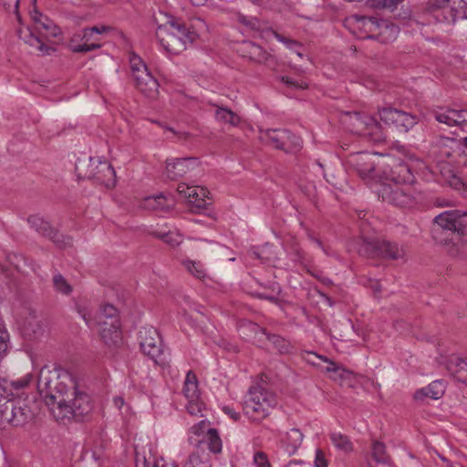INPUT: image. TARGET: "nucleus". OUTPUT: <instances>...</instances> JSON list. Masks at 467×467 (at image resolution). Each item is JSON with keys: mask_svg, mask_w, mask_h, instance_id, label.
<instances>
[{"mask_svg": "<svg viewBox=\"0 0 467 467\" xmlns=\"http://www.w3.org/2000/svg\"><path fill=\"white\" fill-rule=\"evenodd\" d=\"M37 389L57 420H81L92 410L89 396L77 390L74 380L67 372L57 374L42 368L38 376Z\"/></svg>", "mask_w": 467, "mask_h": 467, "instance_id": "1", "label": "nucleus"}, {"mask_svg": "<svg viewBox=\"0 0 467 467\" xmlns=\"http://www.w3.org/2000/svg\"><path fill=\"white\" fill-rule=\"evenodd\" d=\"M156 236L161 238L166 244L171 246H178L181 244L182 238L179 234L176 233H167V234H154Z\"/></svg>", "mask_w": 467, "mask_h": 467, "instance_id": "44", "label": "nucleus"}, {"mask_svg": "<svg viewBox=\"0 0 467 467\" xmlns=\"http://www.w3.org/2000/svg\"><path fill=\"white\" fill-rule=\"evenodd\" d=\"M462 195L463 196V198L467 199V184L466 183H462Z\"/></svg>", "mask_w": 467, "mask_h": 467, "instance_id": "63", "label": "nucleus"}, {"mask_svg": "<svg viewBox=\"0 0 467 467\" xmlns=\"http://www.w3.org/2000/svg\"><path fill=\"white\" fill-rule=\"evenodd\" d=\"M234 21L238 24L239 28L244 33L250 35L258 34L261 37L265 38H268L270 36H273L290 49H294L299 46L297 41L279 34L271 27H266L265 25L255 16L237 12L234 14Z\"/></svg>", "mask_w": 467, "mask_h": 467, "instance_id": "7", "label": "nucleus"}, {"mask_svg": "<svg viewBox=\"0 0 467 467\" xmlns=\"http://www.w3.org/2000/svg\"><path fill=\"white\" fill-rule=\"evenodd\" d=\"M379 116L386 125H394L399 130L405 132L418 122L416 116L390 107L379 109Z\"/></svg>", "mask_w": 467, "mask_h": 467, "instance_id": "14", "label": "nucleus"}, {"mask_svg": "<svg viewBox=\"0 0 467 467\" xmlns=\"http://www.w3.org/2000/svg\"><path fill=\"white\" fill-rule=\"evenodd\" d=\"M288 138L285 139L284 141V148H281L280 150L287 152V153H296L299 151L302 148V140L300 137L292 134L288 130Z\"/></svg>", "mask_w": 467, "mask_h": 467, "instance_id": "40", "label": "nucleus"}, {"mask_svg": "<svg viewBox=\"0 0 467 467\" xmlns=\"http://www.w3.org/2000/svg\"><path fill=\"white\" fill-rule=\"evenodd\" d=\"M7 349V342L2 335H0V356L5 353Z\"/></svg>", "mask_w": 467, "mask_h": 467, "instance_id": "58", "label": "nucleus"}, {"mask_svg": "<svg viewBox=\"0 0 467 467\" xmlns=\"http://www.w3.org/2000/svg\"><path fill=\"white\" fill-rule=\"evenodd\" d=\"M358 24L366 27L367 32L377 33L369 35L368 38H375L382 43H389L396 39L400 28L388 20H378L374 17H353Z\"/></svg>", "mask_w": 467, "mask_h": 467, "instance_id": "12", "label": "nucleus"}, {"mask_svg": "<svg viewBox=\"0 0 467 467\" xmlns=\"http://www.w3.org/2000/svg\"><path fill=\"white\" fill-rule=\"evenodd\" d=\"M314 466L315 467H327V460L326 457V453L321 449L316 450Z\"/></svg>", "mask_w": 467, "mask_h": 467, "instance_id": "50", "label": "nucleus"}, {"mask_svg": "<svg viewBox=\"0 0 467 467\" xmlns=\"http://www.w3.org/2000/svg\"><path fill=\"white\" fill-rule=\"evenodd\" d=\"M376 153L356 152L350 155L348 162L362 179H367L376 170Z\"/></svg>", "mask_w": 467, "mask_h": 467, "instance_id": "20", "label": "nucleus"}, {"mask_svg": "<svg viewBox=\"0 0 467 467\" xmlns=\"http://www.w3.org/2000/svg\"><path fill=\"white\" fill-rule=\"evenodd\" d=\"M173 206V200L164 195L150 196L144 200V207L151 210L167 211Z\"/></svg>", "mask_w": 467, "mask_h": 467, "instance_id": "29", "label": "nucleus"}, {"mask_svg": "<svg viewBox=\"0 0 467 467\" xmlns=\"http://www.w3.org/2000/svg\"><path fill=\"white\" fill-rule=\"evenodd\" d=\"M358 253L365 257L398 260L405 255L403 247L386 240L362 238Z\"/></svg>", "mask_w": 467, "mask_h": 467, "instance_id": "6", "label": "nucleus"}, {"mask_svg": "<svg viewBox=\"0 0 467 467\" xmlns=\"http://www.w3.org/2000/svg\"><path fill=\"white\" fill-rule=\"evenodd\" d=\"M389 170H385L384 175L387 183L400 184V185H411L415 177L411 171L410 167L403 161H393L392 165H389Z\"/></svg>", "mask_w": 467, "mask_h": 467, "instance_id": "18", "label": "nucleus"}, {"mask_svg": "<svg viewBox=\"0 0 467 467\" xmlns=\"http://www.w3.org/2000/svg\"><path fill=\"white\" fill-rule=\"evenodd\" d=\"M281 80L283 83H285V85L292 87V88H301V89L307 88L306 83L299 82V81L295 80L289 77H282Z\"/></svg>", "mask_w": 467, "mask_h": 467, "instance_id": "53", "label": "nucleus"}, {"mask_svg": "<svg viewBox=\"0 0 467 467\" xmlns=\"http://www.w3.org/2000/svg\"><path fill=\"white\" fill-rule=\"evenodd\" d=\"M372 456L378 462L385 463L388 461L386 447L380 441H374L372 446Z\"/></svg>", "mask_w": 467, "mask_h": 467, "instance_id": "42", "label": "nucleus"}, {"mask_svg": "<svg viewBox=\"0 0 467 467\" xmlns=\"http://www.w3.org/2000/svg\"><path fill=\"white\" fill-rule=\"evenodd\" d=\"M156 37L165 51L177 55L194 41L195 33L190 31L180 20L171 19L157 27Z\"/></svg>", "mask_w": 467, "mask_h": 467, "instance_id": "3", "label": "nucleus"}, {"mask_svg": "<svg viewBox=\"0 0 467 467\" xmlns=\"http://www.w3.org/2000/svg\"><path fill=\"white\" fill-rule=\"evenodd\" d=\"M404 0H372V5L377 8L394 9Z\"/></svg>", "mask_w": 467, "mask_h": 467, "instance_id": "45", "label": "nucleus"}, {"mask_svg": "<svg viewBox=\"0 0 467 467\" xmlns=\"http://www.w3.org/2000/svg\"><path fill=\"white\" fill-rule=\"evenodd\" d=\"M242 328L249 330L254 334V339L258 343H265V341L270 342L273 347L280 353H288L290 351V343L285 338L275 334H270L266 330L261 327L258 324L248 321L242 326Z\"/></svg>", "mask_w": 467, "mask_h": 467, "instance_id": "17", "label": "nucleus"}, {"mask_svg": "<svg viewBox=\"0 0 467 467\" xmlns=\"http://www.w3.org/2000/svg\"><path fill=\"white\" fill-rule=\"evenodd\" d=\"M131 75L136 88L150 99H154L159 93V83L149 71L143 60L135 53L130 54Z\"/></svg>", "mask_w": 467, "mask_h": 467, "instance_id": "9", "label": "nucleus"}, {"mask_svg": "<svg viewBox=\"0 0 467 467\" xmlns=\"http://www.w3.org/2000/svg\"><path fill=\"white\" fill-rule=\"evenodd\" d=\"M293 254H294L293 260L302 261L304 259V252L298 246H294Z\"/></svg>", "mask_w": 467, "mask_h": 467, "instance_id": "56", "label": "nucleus"}, {"mask_svg": "<svg viewBox=\"0 0 467 467\" xmlns=\"http://www.w3.org/2000/svg\"><path fill=\"white\" fill-rule=\"evenodd\" d=\"M198 165V159L193 157L168 159L166 161L167 178L172 181H176L197 168Z\"/></svg>", "mask_w": 467, "mask_h": 467, "instance_id": "19", "label": "nucleus"}, {"mask_svg": "<svg viewBox=\"0 0 467 467\" xmlns=\"http://www.w3.org/2000/svg\"><path fill=\"white\" fill-rule=\"evenodd\" d=\"M53 285L57 292L68 296L72 292V286L61 274L53 276Z\"/></svg>", "mask_w": 467, "mask_h": 467, "instance_id": "41", "label": "nucleus"}, {"mask_svg": "<svg viewBox=\"0 0 467 467\" xmlns=\"http://www.w3.org/2000/svg\"><path fill=\"white\" fill-rule=\"evenodd\" d=\"M17 34L20 39L24 40L25 43L28 44L30 47H36L42 54H49V51L53 50L52 47L45 45L41 39L36 36L30 30L24 32L19 29Z\"/></svg>", "mask_w": 467, "mask_h": 467, "instance_id": "27", "label": "nucleus"}, {"mask_svg": "<svg viewBox=\"0 0 467 467\" xmlns=\"http://www.w3.org/2000/svg\"><path fill=\"white\" fill-rule=\"evenodd\" d=\"M90 29L93 34L94 33L102 34V33L109 31L110 29V27L105 26H95L90 27Z\"/></svg>", "mask_w": 467, "mask_h": 467, "instance_id": "57", "label": "nucleus"}, {"mask_svg": "<svg viewBox=\"0 0 467 467\" xmlns=\"http://www.w3.org/2000/svg\"><path fill=\"white\" fill-rule=\"evenodd\" d=\"M92 36H93V33L91 32L90 27H88V28H85V29H84V32H83V37H82V38H83L86 42H88L89 40H91Z\"/></svg>", "mask_w": 467, "mask_h": 467, "instance_id": "60", "label": "nucleus"}, {"mask_svg": "<svg viewBox=\"0 0 467 467\" xmlns=\"http://www.w3.org/2000/svg\"><path fill=\"white\" fill-rule=\"evenodd\" d=\"M329 439L337 450L345 453H349L353 451V443L347 435L333 431L329 434Z\"/></svg>", "mask_w": 467, "mask_h": 467, "instance_id": "34", "label": "nucleus"}, {"mask_svg": "<svg viewBox=\"0 0 467 467\" xmlns=\"http://www.w3.org/2000/svg\"><path fill=\"white\" fill-rule=\"evenodd\" d=\"M267 291L265 292H253L252 295L260 299H265L271 303L278 304L279 303V295L282 292L281 286L278 283H271L269 285L265 286Z\"/></svg>", "mask_w": 467, "mask_h": 467, "instance_id": "33", "label": "nucleus"}, {"mask_svg": "<svg viewBox=\"0 0 467 467\" xmlns=\"http://www.w3.org/2000/svg\"><path fill=\"white\" fill-rule=\"evenodd\" d=\"M32 4L34 5V9L31 12V18L38 26V24L43 20L44 16L36 7V0H32Z\"/></svg>", "mask_w": 467, "mask_h": 467, "instance_id": "54", "label": "nucleus"}, {"mask_svg": "<svg viewBox=\"0 0 467 467\" xmlns=\"http://www.w3.org/2000/svg\"><path fill=\"white\" fill-rule=\"evenodd\" d=\"M24 334L28 337L40 335L43 332V322L35 313H30L23 324Z\"/></svg>", "mask_w": 467, "mask_h": 467, "instance_id": "26", "label": "nucleus"}, {"mask_svg": "<svg viewBox=\"0 0 467 467\" xmlns=\"http://www.w3.org/2000/svg\"><path fill=\"white\" fill-rule=\"evenodd\" d=\"M461 145L467 149V137H464L461 140Z\"/></svg>", "mask_w": 467, "mask_h": 467, "instance_id": "64", "label": "nucleus"}, {"mask_svg": "<svg viewBox=\"0 0 467 467\" xmlns=\"http://www.w3.org/2000/svg\"><path fill=\"white\" fill-rule=\"evenodd\" d=\"M378 192L384 202L405 207L412 203L415 189L411 185L382 183Z\"/></svg>", "mask_w": 467, "mask_h": 467, "instance_id": "13", "label": "nucleus"}, {"mask_svg": "<svg viewBox=\"0 0 467 467\" xmlns=\"http://www.w3.org/2000/svg\"><path fill=\"white\" fill-rule=\"evenodd\" d=\"M78 310L89 327H98L100 337L106 345L117 346L121 341L119 313L113 305L101 306L94 318L86 309L78 307Z\"/></svg>", "mask_w": 467, "mask_h": 467, "instance_id": "2", "label": "nucleus"}, {"mask_svg": "<svg viewBox=\"0 0 467 467\" xmlns=\"http://www.w3.org/2000/svg\"><path fill=\"white\" fill-rule=\"evenodd\" d=\"M343 122L348 126L351 132L367 137L373 142H381L386 140L381 124L368 114L348 111L344 114Z\"/></svg>", "mask_w": 467, "mask_h": 467, "instance_id": "5", "label": "nucleus"}, {"mask_svg": "<svg viewBox=\"0 0 467 467\" xmlns=\"http://www.w3.org/2000/svg\"><path fill=\"white\" fill-rule=\"evenodd\" d=\"M215 118L218 121L237 126L240 122V118L237 114L227 108L218 107L215 111Z\"/></svg>", "mask_w": 467, "mask_h": 467, "instance_id": "37", "label": "nucleus"}, {"mask_svg": "<svg viewBox=\"0 0 467 467\" xmlns=\"http://www.w3.org/2000/svg\"><path fill=\"white\" fill-rule=\"evenodd\" d=\"M183 393L188 400H198V379L192 371H188L183 386Z\"/></svg>", "mask_w": 467, "mask_h": 467, "instance_id": "32", "label": "nucleus"}, {"mask_svg": "<svg viewBox=\"0 0 467 467\" xmlns=\"http://www.w3.org/2000/svg\"><path fill=\"white\" fill-rule=\"evenodd\" d=\"M433 116L437 121L449 127L460 126L467 122V110L465 109H441L434 111Z\"/></svg>", "mask_w": 467, "mask_h": 467, "instance_id": "22", "label": "nucleus"}, {"mask_svg": "<svg viewBox=\"0 0 467 467\" xmlns=\"http://www.w3.org/2000/svg\"><path fill=\"white\" fill-rule=\"evenodd\" d=\"M307 355L309 357L321 359L325 362L328 363V366L325 368V371L328 373H332L331 378L334 380H338L339 379H343L345 377H348L351 375V372L349 370H347L339 366H337L335 362L328 360L327 358H324L322 356H318L315 353L308 352Z\"/></svg>", "mask_w": 467, "mask_h": 467, "instance_id": "30", "label": "nucleus"}, {"mask_svg": "<svg viewBox=\"0 0 467 467\" xmlns=\"http://www.w3.org/2000/svg\"><path fill=\"white\" fill-rule=\"evenodd\" d=\"M99 47H100V45L98 43H90V44L85 43L82 45L74 46L72 47V51L74 53H85V52H89V51L99 49Z\"/></svg>", "mask_w": 467, "mask_h": 467, "instance_id": "49", "label": "nucleus"}, {"mask_svg": "<svg viewBox=\"0 0 467 467\" xmlns=\"http://www.w3.org/2000/svg\"><path fill=\"white\" fill-rule=\"evenodd\" d=\"M28 384V379L17 380L14 382V386L16 389H23Z\"/></svg>", "mask_w": 467, "mask_h": 467, "instance_id": "61", "label": "nucleus"}, {"mask_svg": "<svg viewBox=\"0 0 467 467\" xmlns=\"http://www.w3.org/2000/svg\"><path fill=\"white\" fill-rule=\"evenodd\" d=\"M27 222L31 228L34 229L40 235L47 237L57 247L66 248L70 246L72 239L59 234L50 223L39 215H31L27 218Z\"/></svg>", "mask_w": 467, "mask_h": 467, "instance_id": "16", "label": "nucleus"}, {"mask_svg": "<svg viewBox=\"0 0 467 467\" xmlns=\"http://www.w3.org/2000/svg\"><path fill=\"white\" fill-rule=\"evenodd\" d=\"M153 467H177L173 462H166L163 460L158 461Z\"/></svg>", "mask_w": 467, "mask_h": 467, "instance_id": "59", "label": "nucleus"}, {"mask_svg": "<svg viewBox=\"0 0 467 467\" xmlns=\"http://www.w3.org/2000/svg\"><path fill=\"white\" fill-rule=\"evenodd\" d=\"M448 253L451 256L456 258H466L467 257V245L464 244H452Z\"/></svg>", "mask_w": 467, "mask_h": 467, "instance_id": "43", "label": "nucleus"}, {"mask_svg": "<svg viewBox=\"0 0 467 467\" xmlns=\"http://www.w3.org/2000/svg\"><path fill=\"white\" fill-rule=\"evenodd\" d=\"M288 130H267L265 132V139L268 140L271 146L280 150L284 148V140L288 138Z\"/></svg>", "mask_w": 467, "mask_h": 467, "instance_id": "35", "label": "nucleus"}, {"mask_svg": "<svg viewBox=\"0 0 467 467\" xmlns=\"http://www.w3.org/2000/svg\"><path fill=\"white\" fill-rule=\"evenodd\" d=\"M38 28H42L47 32H49L52 36L57 35V27L54 26L52 21L47 17H44L43 20L38 24Z\"/></svg>", "mask_w": 467, "mask_h": 467, "instance_id": "51", "label": "nucleus"}, {"mask_svg": "<svg viewBox=\"0 0 467 467\" xmlns=\"http://www.w3.org/2000/svg\"><path fill=\"white\" fill-rule=\"evenodd\" d=\"M445 389L446 385L443 380H434L427 387L418 389L414 393V399L418 401H424L426 398L439 400L444 395Z\"/></svg>", "mask_w": 467, "mask_h": 467, "instance_id": "24", "label": "nucleus"}, {"mask_svg": "<svg viewBox=\"0 0 467 467\" xmlns=\"http://www.w3.org/2000/svg\"><path fill=\"white\" fill-rule=\"evenodd\" d=\"M223 411L229 415L233 420H238L239 418H240V414L236 411L234 410V409H232L231 407H223Z\"/></svg>", "mask_w": 467, "mask_h": 467, "instance_id": "55", "label": "nucleus"}, {"mask_svg": "<svg viewBox=\"0 0 467 467\" xmlns=\"http://www.w3.org/2000/svg\"><path fill=\"white\" fill-rule=\"evenodd\" d=\"M177 192L182 197L197 208H205L207 205L205 198L208 197L209 192L204 188L189 187L186 184H179Z\"/></svg>", "mask_w": 467, "mask_h": 467, "instance_id": "21", "label": "nucleus"}, {"mask_svg": "<svg viewBox=\"0 0 467 467\" xmlns=\"http://www.w3.org/2000/svg\"><path fill=\"white\" fill-rule=\"evenodd\" d=\"M304 435L299 429L293 428L286 432L284 440L285 450L289 454H294L301 446Z\"/></svg>", "mask_w": 467, "mask_h": 467, "instance_id": "28", "label": "nucleus"}, {"mask_svg": "<svg viewBox=\"0 0 467 467\" xmlns=\"http://www.w3.org/2000/svg\"><path fill=\"white\" fill-rule=\"evenodd\" d=\"M209 429H211L209 427V422L206 420H201L190 429V432L196 436H202V438H204Z\"/></svg>", "mask_w": 467, "mask_h": 467, "instance_id": "46", "label": "nucleus"}, {"mask_svg": "<svg viewBox=\"0 0 467 467\" xmlns=\"http://www.w3.org/2000/svg\"><path fill=\"white\" fill-rule=\"evenodd\" d=\"M90 171L84 177L93 180L109 189L116 184V172L112 165L106 161L89 158Z\"/></svg>", "mask_w": 467, "mask_h": 467, "instance_id": "15", "label": "nucleus"}, {"mask_svg": "<svg viewBox=\"0 0 467 467\" xmlns=\"http://www.w3.org/2000/svg\"><path fill=\"white\" fill-rule=\"evenodd\" d=\"M186 409L191 415H198L202 412V405L198 402V400H188Z\"/></svg>", "mask_w": 467, "mask_h": 467, "instance_id": "52", "label": "nucleus"}, {"mask_svg": "<svg viewBox=\"0 0 467 467\" xmlns=\"http://www.w3.org/2000/svg\"><path fill=\"white\" fill-rule=\"evenodd\" d=\"M199 442L207 443L208 449L213 453H219L222 451V441L215 429H209L204 438Z\"/></svg>", "mask_w": 467, "mask_h": 467, "instance_id": "36", "label": "nucleus"}, {"mask_svg": "<svg viewBox=\"0 0 467 467\" xmlns=\"http://www.w3.org/2000/svg\"><path fill=\"white\" fill-rule=\"evenodd\" d=\"M450 3L451 0H429L428 9L430 11L442 9L445 12Z\"/></svg>", "mask_w": 467, "mask_h": 467, "instance_id": "47", "label": "nucleus"}, {"mask_svg": "<svg viewBox=\"0 0 467 467\" xmlns=\"http://www.w3.org/2000/svg\"><path fill=\"white\" fill-rule=\"evenodd\" d=\"M458 19H467L466 3L463 0H451L444 12V20L454 24Z\"/></svg>", "mask_w": 467, "mask_h": 467, "instance_id": "25", "label": "nucleus"}, {"mask_svg": "<svg viewBox=\"0 0 467 467\" xmlns=\"http://www.w3.org/2000/svg\"><path fill=\"white\" fill-rule=\"evenodd\" d=\"M182 265L186 270L198 279H202L206 276V270L200 261H192L190 259L182 261Z\"/></svg>", "mask_w": 467, "mask_h": 467, "instance_id": "39", "label": "nucleus"}, {"mask_svg": "<svg viewBox=\"0 0 467 467\" xmlns=\"http://www.w3.org/2000/svg\"><path fill=\"white\" fill-rule=\"evenodd\" d=\"M254 463L256 467H271L267 455L263 451H256L254 453Z\"/></svg>", "mask_w": 467, "mask_h": 467, "instance_id": "48", "label": "nucleus"}, {"mask_svg": "<svg viewBox=\"0 0 467 467\" xmlns=\"http://www.w3.org/2000/svg\"><path fill=\"white\" fill-rule=\"evenodd\" d=\"M277 400L274 393L260 385L252 386L246 394L243 410L253 421H261L276 406Z\"/></svg>", "mask_w": 467, "mask_h": 467, "instance_id": "4", "label": "nucleus"}, {"mask_svg": "<svg viewBox=\"0 0 467 467\" xmlns=\"http://www.w3.org/2000/svg\"><path fill=\"white\" fill-rule=\"evenodd\" d=\"M467 226V211L450 210L443 212L433 219L431 234L433 238L442 243L443 239L439 238V234L443 231L451 234H462ZM446 242V239H444Z\"/></svg>", "mask_w": 467, "mask_h": 467, "instance_id": "10", "label": "nucleus"}, {"mask_svg": "<svg viewBox=\"0 0 467 467\" xmlns=\"http://www.w3.org/2000/svg\"><path fill=\"white\" fill-rule=\"evenodd\" d=\"M448 369L458 375V379L467 383V359L459 357H451L449 361Z\"/></svg>", "mask_w": 467, "mask_h": 467, "instance_id": "31", "label": "nucleus"}, {"mask_svg": "<svg viewBox=\"0 0 467 467\" xmlns=\"http://www.w3.org/2000/svg\"><path fill=\"white\" fill-rule=\"evenodd\" d=\"M34 417L29 406L20 400H7L0 395V425L24 426Z\"/></svg>", "mask_w": 467, "mask_h": 467, "instance_id": "8", "label": "nucleus"}, {"mask_svg": "<svg viewBox=\"0 0 467 467\" xmlns=\"http://www.w3.org/2000/svg\"><path fill=\"white\" fill-rule=\"evenodd\" d=\"M237 51L241 56L257 63H266L272 57L261 46L252 41H244Z\"/></svg>", "mask_w": 467, "mask_h": 467, "instance_id": "23", "label": "nucleus"}, {"mask_svg": "<svg viewBox=\"0 0 467 467\" xmlns=\"http://www.w3.org/2000/svg\"><path fill=\"white\" fill-rule=\"evenodd\" d=\"M138 340L141 351L149 356L155 363L165 366L167 357L162 349V341L159 332L153 327H143L138 334Z\"/></svg>", "mask_w": 467, "mask_h": 467, "instance_id": "11", "label": "nucleus"}, {"mask_svg": "<svg viewBox=\"0 0 467 467\" xmlns=\"http://www.w3.org/2000/svg\"><path fill=\"white\" fill-rule=\"evenodd\" d=\"M320 296H321V297H323L325 299V301L328 304V306H332L334 305L333 300L329 296H327L326 294L320 293Z\"/></svg>", "mask_w": 467, "mask_h": 467, "instance_id": "62", "label": "nucleus"}, {"mask_svg": "<svg viewBox=\"0 0 467 467\" xmlns=\"http://www.w3.org/2000/svg\"><path fill=\"white\" fill-rule=\"evenodd\" d=\"M184 467H212L210 456L208 453L195 452L189 456Z\"/></svg>", "mask_w": 467, "mask_h": 467, "instance_id": "38", "label": "nucleus"}]
</instances>
